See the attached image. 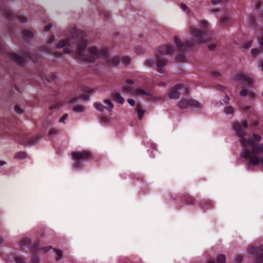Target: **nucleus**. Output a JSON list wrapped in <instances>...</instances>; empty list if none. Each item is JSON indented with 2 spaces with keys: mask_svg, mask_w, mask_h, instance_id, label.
I'll use <instances>...</instances> for the list:
<instances>
[{
  "mask_svg": "<svg viewBox=\"0 0 263 263\" xmlns=\"http://www.w3.org/2000/svg\"><path fill=\"white\" fill-rule=\"evenodd\" d=\"M86 34L81 30L73 28L70 31L68 39L61 40L56 45L57 48H64V53H70L74 44H78V49L76 53V58L79 62H92L98 59H102L110 66H116L121 61L118 56L109 57V50L106 48H97L90 46L87 51L85 48L87 41L84 39Z\"/></svg>",
  "mask_w": 263,
  "mask_h": 263,
  "instance_id": "1",
  "label": "nucleus"
},
{
  "mask_svg": "<svg viewBox=\"0 0 263 263\" xmlns=\"http://www.w3.org/2000/svg\"><path fill=\"white\" fill-rule=\"evenodd\" d=\"M248 127L247 120L234 124V129L237 136L240 138V142L243 146L241 157L248 160L253 166L261 163L263 165V143H256L249 138H243L246 129Z\"/></svg>",
  "mask_w": 263,
  "mask_h": 263,
  "instance_id": "2",
  "label": "nucleus"
},
{
  "mask_svg": "<svg viewBox=\"0 0 263 263\" xmlns=\"http://www.w3.org/2000/svg\"><path fill=\"white\" fill-rule=\"evenodd\" d=\"M189 32L193 37L187 39L185 43L183 42L178 36L174 37L175 45L181 51L192 49L196 45L207 41V40L204 38L205 32L201 31L199 28L190 26L189 28Z\"/></svg>",
  "mask_w": 263,
  "mask_h": 263,
  "instance_id": "3",
  "label": "nucleus"
},
{
  "mask_svg": "<svg viewBox=\"0 0 263 263\" xmlns=\"http://www.w3.org/2000/svg\"><path fill=\"white\" fill-rule=\"evenodd\" d=\"M231 82L235 85L244 83L247 87H249L254 83L255 80L250 76H246L240 71H237L233 74Z\"/></svg>",
  "mask_w": 263,
  "mask_h": 263,
  "instance_id": "4",
  "label": "nucleus"
},
{
  "mask_svg": "<svg viewBox=\"0 0 263 263\" xmlns=\"http://www.w3.org/2000/svg\"><path fill=\"white\" fill-rule=\"evenodd\" d=\"M178 107L180 108H186L190 106H192L196 108H200L202 105L198 101L192 99V98L182 99L178 103Z\"/></svg>",
  "mask_w": 263,
  "mask_h": 263,
  "instance_id": "5",
  "label": "nucleus"
},
{
  "mask_svg": "<svg viewBox=\"0 0 263 263\" xmlns=\"http://www.w3.org/2000/svg\"><path fill=\"white\" fill-rule=\"evenodd\" d=\"M9 58L19 64H24L25 63V59L27 58L31 59L33 62H35L36 60V58L31 57L29 53H25L23 56L20 55L15 53H10Z\"/></svg>",
  "mask_w": 263,
  "mask_h": 263,
  "instance_id": "6",
  "label": "nucleus"
},
{
  "mask_svg": "<svg viewBox=\"0 0 263 263\" xmlns=\"http://www.w3.org/2000/svg\"><path fill=\"white\" fill-rule=\"evenodd\" d=\"M185 92L186 90L184 86L182 84H178L170 90L168 97L171 99H177L182 93Z\"/></svg>",
  "mask_w": 263,
  "mask_h": 263,
  "instance_id": "7",
  "label": "nucleus"
},
{
  "mask_svg": "<svg viewBox=\"0 0 263 263\" xmlns=\"http://www.w3.org/2000/svg\"><path fill=\"white\" fill-rule=\"evenodd\" d=\"M72 159L75 161H81L91 157V153L87 151L73 152L71 154Z\"/></svg>",
  "mask_w": 263,
  "mask_h": 263,
  "instance_id": "8",
  "label": "nucleus"
},
{
  "mask_svg": "<svg viewBox=\"0 0 263 263\" xmlns=\"http://www.w3.org/2000/svg\"><path fill=\"white\" fill-rule=\"evenodd\" d=\"M103 102L107 105V106H104L100 102H96L93 105L95 108L100 112H103L105 109H106L109 111H112V108H114V104L112 103L110 100L109 99H105Z\"/></svg>",
  "mask_w": 263,
  "mask_h": 263,
  "instance_id": "9",
  "label": "nucleus"
},
{
  "mask_svg": "<svg viewBox=\"0 0 263 263\" xmlns=\"http://www.w3.org/2000/svg\"><path fill=\"white\" fill-rule=\"evenodd\" d=\"M146 96L148 97L147 100H151V101H154L156 100H160L161 98L160 97H154L153 95L146 91H145L144 90L140 89V88H137L135 89L134 91V96Z\"/></svg>",
  "mask_w": 263,
  "mask_h": 263,
  "instance_id": "10",
  "label": "nucleus"
},
{
  "mask_svg": "<svg viewBox=\"0 0 263 263\" xmlns=\"http://www.w3.org/2000/svg\"><path fill=\"white\" fill-rule=\"evenodd\" d=\"M167 60L164 58L158 57L156 60V64L157 67V70L160 73H163L164 71V67L166 65Z\"/></svg>",
  "mask_w": 263,
  "mask_h": 263,
  "instance_id": "11",
  "label": "nucleus"
},
{
  "mask_svg": "<svg viewBox=\"0 0 263 263\" xmlns=\"http://www.w3.org/2000/svg\"><path fill=\"white\" fill-rule=\"evenodd\" d=\"M174 50L173 47L171 45H162L158 48V52L161 55H167Z\"/></svg>",
  "mask_w": 263,
  "mask_h": 263,
  "instance_id": "12",
  "label": "nucleus"
},
{
  "mask_svg": "<svg viewBox=\"0 0 263 263\" xmlns=\"http://www.w3.org/2000/svg\"><path fill=\"white\" fill-rule=\"evenodd\" d=\"M234 20L230 15L226 13L220 19V24L222 25H227L232 22Z\"/></svg>",
  "mask_w": 263,
  "mask_h": 263,
  "instance_id": "13",
  "label": "nucleus"
},
{
  "mask_svg": "<svg viewBox=\"0 0 263 263\" xmlns=\"http://www.w3.org/2000/svg\"><path fill=\"white\" fill-rule=\"evenodd\" d=\"M239 94L241 97H248L250 99L253 98L254 96L253 92H251L248 89L245 88L241 89Z\"/></svg>",
  "mask_w": 263,
  "mask_h": 263,
  "instance_id": "14",
  "label": "nucleus"
},
{
  "mask_svg": "<svg viewBox=\"0 0 263 263\" xmlns=\"http://www.w3.org/2000/svg\"><path fill=\"white\" fill-rule=\"evenodd\" d=\"M112 97L117 102L123 104L124 102V98L119 93H114L112 95Z\"/></svg>",
  "mask_w": 263,
  "mask_h": 263,
  "instance_id": "15",
  "label": "nucleus"
},
{
  "mask_svg": "<svg viewBox=\"0 0 263 263\" xmlns=\"http://www.w3.org/2000/svg\"><path fill=\"white\" fill-rule=\"evenodd\" d=\"M136 111L138 113V117L140 120H141L145 112V110L143 109L141 105H138L136 107Z\"/></svg>",
  "mask_w": 263,
  "mask_h": 263,
  "instance_id": "16",
  "label": "nucleus"
},
{
  "mask_svg": "<svg viewBox=\"0 0 263 263\" xmlns=\"http://www.w3.org/2000/svg\"><path fill=\"white\" fill-rule=\"evenodd\" d=\"M31 243V240L29 238L25 237L23 238L20 242V246L22 248L25 246H28Z\"/></svg>",
  "mask_w": 263,
  "mask_h": 263,
  "instance_id": "17",
  "label": "nucleus"
},
{
  "mask_svg": "<svg viewBox=\"0 0 263 263\" xmlns=\"http://www.w3.org/2000/svg\"><path fill=\"white\" fill-rule=\"evenodd\" d=\"M258 256L256 257V261L258 263L263 260V246H260L259 252L257 253Z\"/></svg>",
  "mask_w": 263,
  "mask_h": 263,
  "instance_id": "18",
  "label": "nucleus"
},
{
  "mask_svg": "<svg viewBox=\"0 0 263 263\" xmlns=\"http://www.w3.org/2000/svg\"><path fill=\"white\" fill-rule=\"evenodd\" d=\"M78 98L74 96H70L68 97L66 100V102L69 104H74L77 102Z\"/></svg>",
  "mask_w": 263,
  "mask_h": 263,
  "instance_id": "19",
  "label": "nucleus"
},
{
  "mask_svg": "<svg viewBox=\"0 0 263 263\" xmlns=\"http://www.w3.org/2000/svg\"><path fill=\"white\" fill-rule=\"evenodd\" d=\"M156 60L155 59L153 58L148 59L145 61V65L148 67H152L156 64Z\"/></svg>",
  "mask_w": 263,
  "mask_h": 263,
  "instance_id": "20",
  "label": "nucleus"
},
{
  "mask_svg": "<svg viewBox=\"0 0 263 263\" xmlns=\"http://www.w3.org/2000/svg\"><path fill=\"white\" fill-rule=\"evenodd\" d=\"M13 258L15 260L17 263H25L23 258L18 256L14 257L13 256L9 257L8 259V261H12Z\"/></svg>",
  "mask_w": 263,
  "mask_h": 263,
  "instance_id": "21",
  "label": "nucleus"
},
{
  "mask_svg": "<svg viewBox=\"0 0 263 263\" xmlns=\"http://www.w3.org/2000/svg\"><path fill=\"white\" fill-rule=\"evenodd\" d=\"M234 108L232 106H228L224 107V112L227 115H231L234 113Z\"/></svg>",
  "mask_w": 263,
  "mask_h": 263,
  "instance_id": "22",
  "label": "nucleus"
},
{
  "mask_svg": "<svg viewBox=\"0 0 263 263\" xmlns=\"http://www.w3.org/2000/svg\"><path fill=\"white\" fill-rule=\"evenodd\" d=\"M216 261L217 263L226 262V256L223 254H219L216 257Z\"/></svg>",
  "mask_w": 263,
  "mask_h": 263,
  "instance_id": "23",
  "label": "nucleus"
},
{
  "mask_svg": "<svg viewBox=\"0 0 263 263\" xmlns=\"http://www.w3.org/2000/svg\"><path fill=\"white\" fill-rule=\"evenodd\" d=\"M60 133V130L58 128H51L49 130L48 134L51 137H53L59 135Z\"/></svg>",
  "mask_w": 263,
  "mask_h": 263,
  "instance_id": "24",
  "label": "nucleus"
},
{
  "mask_svg": "<svg viewBox=\"0 0 263 263\" xmlns=\"http://www.w3.org/2000/svg\"><path fill=\"white\" fill-rule=\"evenodd\" d=\"M26 157L27 154L24 152H19L17 153L14 156V158L15 159H24Z\"/></svg>",
  "mask_w": 263,
  "mask_h": 263,
  "instance_id": "25",
  "label": "nucleus"
},
{
  "mask_svg": "<svg viewBox=\"0 0 263 263\" xmlns=\"http://www.w3.org/2000/svg\"><path fill=\"white\" fill-rule=\"evenodd\" d=\"M122 89L125 93L134 96L135 89H132L127 86H124L123 87Z\"/></svg>",
  "mask_w": 263,
  "mask_h": 263,
  "instance_id": "26",
  "label": "nucleus"
},
{
  "mask_svg": "<svg viewBox=\"0 0 263 263\" xmlns=\"http://www.w3.org/2000/svg\"><path fill=\"white\" fill-rule=\"evenodd\" d=\"M121 61L125 65H128L130 63L131 59L129 57L124 56L122 58Z\"/></svg>",
  "mask_w": 263,
  "mask_h": 263,
  "instance_id": "27",
  "label": "nucleus"
},
{
  "mask_svg": "<svg viewBox=\"0 0 263 263\" xmlns=\"http://www.w3.org/2000/svg\"><path fill=\"white\" fill-rule=\"evenodd\" d=\"M73 110L77 112H83L85 110V108L82 105H78L73 108Z\"/></svg>",
  "mask_w": 263,
  "mask_h": 263,
  "instance_id": "28",
  "label": "nucleus"
},
{
  "mask_svg": "<svg viewBox=\"0 0 263 263\" xmlns=\"http://www.w3.org/2000/svg\"><path fill=\"white\" fill-rule=\"evenodd\" d=\"M3 12L4 14H5L8 17H11V16L12 15V12L11 10H10L8 8H4L3 9Z\"/></svg>",
  "mask_w": 263,
  "mask_h": 263,
  "instance_id": "29",
  "label": "nucleus"
},
{
  "mask_svg": "<svg viewBox=\"0 0 263 263\" xmlns=\"http://www.w3.org/2000/svg\"><path fill=\"white\" fill-rule=\"evenodd\" d=\"M46 77V79L48 82H50L52 80H54L57 78L56 74L53 73L48 74Z\"/></svg>",
  "mask_w": 263,
  "mask_h": 263,
  "instance_id": "30",
  "label": "nucleus"
},
{
  "mask_svg": "<svg viewBox=\"0 0 263 263\" xmlns=\"http://www.w3.org/2000/svg\"><path fill=\"white\" fill-rule=\"evenodd\" d=\"M136 52L139 54H143L145 52V49L144 47L141 46H138L136 48Z\"/></svg>",
  "mask_w": 263,
  "mask_h": 263,
  "instance_id": "31",
  "label": "nucleus"
},
{
  "mask_svg": "<svg viewBox=\"0 0 263 263\" xmlns=\"http://www.w3.org/2000/svg\"><path fill=\"white\" fill-rule=\"evenodd\" d=\"M200 25L201 27L205 28H208L210 26L209 22L205 20L201 21L200 23Z\"/></svg>",
  "mask_w": 263,
  "mask_h": 263,
  "instance_id": "32",
  "label": "nucleus"
},
{
  "mask_svg": "<svg viewBox=\"0 0 263 263\" xmlns=\"http://www.w3.org/2000/svg\"><path fill=\"white\" fill-rule=\"evenodd\" d=\"M23 34L26 38L31 37L32 35V32L29 30H24L23 31Z\"/></svg>",
  "mask_w": 263,
  "mask_h": 263,
  "instance_id": "33",
  "label": "nucleus"
},
{
  "mask_svg": "<svg viewBox=\"0 0 263 263\" xmlns=\"http://www.w3.org/2000/svg\"><path fill=\"white\" fill-rule=\"evenodd\" d=\"M16 17L21 23H24L27 21L26 17L22 14L17 15L16 16Z\"/></svg>",
  "mask_w": 263,
  "mask_h": 263,
  "instance_id": "34",
  "label": "nucleus"
},
{
  "mask_svg": "<svg viewBox=\"0 0 263 263\" xmlns=\"http://www.w3.org/2000/svg\"><path fill=\"white\" fill-rule=\"evenodd\" d=\"M55 40V37L53 35H51L49 37L48 40L47 42L46 47L48 48V46L52 44Z\"/></svg>",
  "mask_w": 263,
  "mask_h": 263,
  "instance_id": "35",
  "label": "nucleus"
},
{
  "mask_svg": "<svg viewBox=\"0 0 263 263\" xmlns=\"http://www.w3.org/2000/svg\"><path fill=\"white\" fill-rule=\"evenodd\" d=\"M15 111L18 114H22L24 112V110L20 107L18 105L15 106Z\"/></svg>",
  "mask_w": 263,
  "mask_h": 263,
  "instance_id": "36",
  "label": "nucleus"
},
{
  "mask_svg": "<svg viewBox=\"0 0 263 263\" xmlns=\"http://www.w3.org/2000/svg\"><path fill=\"white\" fill-rule=\"evenodd\" d=\"M259 50L257 48H253L251 50V53L253 57H256L259 53Z\"/></svg>",
  "mask_w": 263,
  "mask_h": 263,
  "instance_id": "37",
  "label": "nucleus"
},
{
  "mask_svg": "<svg viewBox=\"0 0 263 263\" xmlns=\"http://www.w3.org/2000/svg\"><path fill=\"white\" fill-rule=\"evenodd\" d=\"M67 118H68V114H65L59 119V122L60 123H65V121L67 120Z\"/></svg>",
  "mask_w": 263,
  "mask_h": 263,
  "instance_id": "38",
  "label": "nucleus"
},
{
  "mask_svg": "<svg viewBox=\"0 0 263 263\" xmlns=\"http://www.w3.org/2000/svg\"><path fill=\"white\" fill-rule=\"evenodd\" d=\"M177 60L179 61H184L185 60V56L184 54H178L176 57Z\"/></svg>",
  "mask_w": 263,
  "mask_h": 263,
  "instance_id": "39",
  "label": "nucleus"
},
{
  "mask_svg": "<svg viewBox=\"0 0 263 263\" xmlns=\"http://www.w3.org/2000/svg\"><path fill=\"white\" fill-rule=\"evenodd\" d=\"M39 141V137H34L29 140V143L30 144L34 145L36 144Z\"/></svg>",
  "mask_w": 263,
  "mask_h": 263,
  "instance_id": "40",
  "label": "nucleus"
},
{
  "mask_svg": "<svg viewBox=\"0 0 263 263\" xmlns=\"http://www.w3.org/2000/svg\"><path fill=\"white\" fill-rule=\"evenodd\" d=\"M252 41H249L248 42H245L243 43V47L245 49H247L252 46Z\"/></svg>",
  "mask_w": 263,
  "mask_h": 263,
  "instance_id": "41",
  "label": "nucleus"
},
{
  "mask_svg": "<svg viewBox=\"0 0 263 263\" xmlns=\"http://www.w3.org/2000/svg\"><path fill=\"white\" fill-rule=\"evenodd\" d=\"M253 139L255 141H260L261 140V137L257 134H253Z\"/></svg>",
  "mask_w": 263,
  "mask_h": 263,
  "instance_id": "42",
  "label": "nucleus"
},
{
  "mask_svg": "<svg viewBox=\"0 0 263 263\" xmlns=\"http://www.w3.org/2000/svg\"><path fill=\"white\" fill-rule=\"evenodd\" d=\"M180 6L182 10L184 11H186L188 10V7L184 4H180Z\"/></svg>",
  "mask_w": 263,
  "mask_h": 263,
  "instance_id": "43",
  "label": "nucleus"
},
{
  "mask_svg": "<svg viewBox=\"0 0 263 263\" xmlns=\"http://www.w3.org/2000/svg\"><path fill=\"white\" fill-rule=\"evenodd\" d=\"M261 0H255L254 4L256 8H258L261 4Z\"/></svg>",
  "mask_w": 263,
  "mask_h": 263,
  "instance_id": "44",
  "label": "nucleus"
},
{
  "mask_svg": "<svg viewBox=\"0 0 263 263\" xmlns=\"http://www.w3.org/2000/svg\"><path fill=\"white\" fill-rule=\"evenodd\" d=\"M230 98L228 96H226L223 99V102L224 104H228L230 102Z\"/></svg>",
  "mask_w": 263,
  "mask_h": 263,
  "instance_id": "45",
  "label": "nucleus"
},
{
  "mask_svg": "<svg viewBox=\"0 0 263 263\" xmlns=\"http://www.w3.org/2000/svg\"><path fill=\"white\" fill-rule=\"evenodd\" d=\"M127 102L132 106H134L135 105V101L133 99H128Z\"/></svg>",
  "mask_w": 263,
  "mask_h": 263,
  "instance_id": "46",
  "label": "nucleus"
},
{
  "mask_svg": "<svg viewBox=\"0 0 263 263\" xmlns=\"http://www.w3.org/2000/svg\"><path fill=\"white\" fill-rule=\"evenodd\" d=\"M126 83L128 85H132L135 83V82L132 79H127L126 80Z\"/></svg>",
  "mask_w": 263,
  "mask_h": 263,
  "instance_id": "47",
  "label": "nucleus"
},
{
  "mask_svg": "<svg viewBox=\"0 0 263 263\" xmlns=\"http://www.w3.org/2000/svg\"><path fill=\"white\" fill-rule=\"evenodd\" d=\"M54 251L59 256H62L63 254L62 252L59 250L54 249Z\"/></svg>",
  "mask_w": 263,
  "mask_h": 263,
  "instance_id": "48",
  "label": "nucleus"
},
{
  "mask_svg": "<svg viewBox=\"0 0 263 263\" xmlns=\"http://www.w3.org/2000/svg\"><path fill=\"white\" fill-rule=\"evenodd\" d=\"M251 108V106L250 105H247V106H242V109L245 111H247L249 109H250Z\"/></svg>",
  "mask_w": 263,
  "mask_h": 263,
  "instance_id": "49",
  "label": "nucleus"
},
{
  "mask_svg": "<svg viewBox=\"0 0 263 263\" xmlns=\"http://www.w3.org/2000/svg\"><path fill=\"white\" fill-rule=\"evenodd\" d=\"M81 98L84 100H87L89 99V96L87 94H84L81 96Z\"/></svg>",
  "mask_w": 263,
  "mask_h": 263,
  "instance_id": "50",
  "label": "nucleus"
},
{
  "mask_svg": "<svg viewBox=\"0 0 263 263\" xmlns=\"http://www.w3.org/2000/svg\"><path fill=\"white\" fill-rule=\"evenodd\" d=\"M223 0H212V3L213 4H218L219 3H220V2H221Z\"/></svg>",
  "mask_w": 263,
  "mask_h": 263,
  "instance_id": "51",
  "label": "nucleus"
},
{
  "mask_svg": "<svg viewBox=\"0 0 263 263\" xmlns=\"http://www.w3.org/2000/svg\"><path fill=\"white\" fill-rule=\"evenodd\" d=\"M216 45L214 44H211L209 46V49L210 50H213L215 49Z\"/></svg>",
  "mask_w": 263,
  "mask_h": 263,
  "instance_id": "52",
  "label": "nucleus"
},
{
  "mask_svg": "<svg viewBox=\"0 0 263 263\" xmlns=\"http://www.w3.org/2000/svg\"><path fill=\"white\" fill-rule=\"evenodd\" d=\"M251 124L254 126H257L258 125L259 122L256 120H254L251 122Z\"/></svg>",
  "mask_w": 263,
  "mask_h": 263,
  "instance_id": "53",
  "label": "nucleus"
},
{
  "mask_svg": "<svg viewBox=\"0 0 263 263\" xmlns=\"http://www.w3.org/2000/svg\"><path fill=\"white\" fill-rule=\"evenodd\" d=\"M51 25H48L47 26H46L45 28H44V31H48L50 30V29L51 28Z\"/></svg>",
  "mask_w": 263,
  "mask_h": 263,
  "instance_id": "54",
  "label": "nucleus"
},
{
  "mask_svg": "<svg viewBox=\"0 0 263 263\" xmlns=\"http://www.w3.org/2000/svg\"><path fill=\"white\" fill-rule=\"evenodd\" d=\"M50 249H51V247H48V249L47 248H41V250H43V251L47 252Z\"/></svg>",
  "mask_w": 263,
  "mask_h": 263,
  "instance_id": "55",
  "label": "nucleus"
},
{
  "mask_svg": "<svg viewBox=\"0 0 263 263\" xmlns=\"http://www.w3.org/2000/svg\"><path fill=\"white\" fill-rule=\"evenodd\" d=\"M39 248L38 247H35L34 248H31V250L32 251H39Z\"/></svg>",
  "mask_w": 263,
  "mask_h": 263,
  "instance_id": "56",
  "label": "nucleus"
},
{
  "mask_svg": "<svg viewBox=\"0 0 263 263\" xmlns=\"http://www.w3.org/2000/svg\"><path fill=\"white\" fill-rule=\"evenodd\" d=\"M6 164V162L4 161H0V166H3Z\"/></svg>",
  "mask_w": 263,
  "mask_h": 263,
  "instance_id": "57",
  "label": "nucleus"
},
{
  "mask_svg": "<svg viewBox=\"0 0 263 263\" xmlns=\"http://www.w3.org/2000/svg\"><path fill=\"white\" fill-rule=\"evenodd\" d=\"M258 67H261V70L263 71V61L258 64Z\"/></svg>",
  "mask_w": 263,
  "mask_h": 263,
  "instance_id": "58",
  "label": "nucleus"
},
{
  "mask_svg": "<svg viewBox=\"0 0 263 263\" xmlns=\"http://www.w3.org/2000/svg\"><path fill=\"white\" fill-rule=\"evenodd\" d=\"M214 74L216 77H218L220 76V74L219 72H215Z\"/></svg>",
  "mask_w": 263,
  "mask_h": 263,
  "instance_id": "59",
  "label": "nucleus"
},
{
  "mask_svg": "<svg viewBox=\"0 0 263 263\" xmlns=\"http://www.w3.org/2000/svg\"><path fill=\"white\" fill-rule=\"evenodd\" d=\"M62 53H60V54H57L56 53H54L55 56L56 57H57V58H60V57H61V55H62Z\"/></svg>",
  "mask_w": 263,
  "mask_h": 263,
  "instance_id": "60",
  "label": "nucleus"
},
{
  "mask_svg": "<svg viewBox=\"0 0 263 263\" xmlns=\"http://www.w3.org/2000/svg\"><path fill=\"white\" fill-rule=\"evenodd\" d=\"M33 261H34V262L35 263H36V262H37V257H36L35 256H34V257H33Z\"/></svg>",
  "mask_w": 263,
  "mask_h": 263,
  "instance_id": "61",
  "label": "nucleus"
},
{
  "mask_svg": "<svg viewBox=\"0 0 263 263\" xmlns=\"http://www.w3.org/2000/svg\"><path fill=\"white\" fill-rule=\"evenodd\" d=\"M87 92L88 93H91L93 92V90L91 89H90V88H88V90H87Z\"/></svg>",
  "mask_w": 263,
  "mask_h": 263,
  "instance_id": "62",
  "label": "nucleus"
},
{
  "mask_svg": "<svg viewBox=\"0 0 263 263\" xmlns=\"http://www.w3.org/2000/svg\"><path fill=\"white\" fill-rule=\"evenodd\" d=\"M250 24L253 25L254 23V21H253L252 18L250 20Z\"/></svg>",
  "mask_w": 263,
  "mask_h": 263,
  "instance_id": "63",
  "label": "nucleus"
},
{
  "mask_svg": "<svg viewBox=\"0 0 263 263\" xmlns=\"http://www.w3.org/2000/svg\"><path fill=\"white\" fill-rule=\"evenodd\" d=\"M59 106H52L50 107V109L58 108Z\"/></svg>",
  "mask_w": 263,
  "mask_h": 263,
  "instance_id": "64",
  "label": "nucleus"
}]
</instances>
